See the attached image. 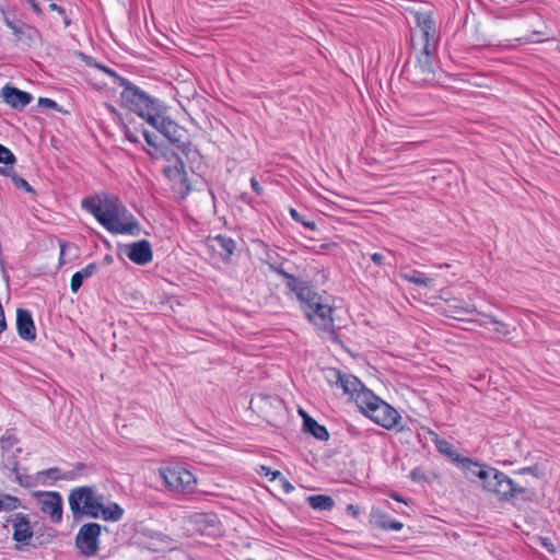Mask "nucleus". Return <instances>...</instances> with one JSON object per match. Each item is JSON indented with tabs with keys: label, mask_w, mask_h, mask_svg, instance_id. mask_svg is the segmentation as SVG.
Wrapping results in <instances>:
<instances>
[{
	"label": "nucleus",
	"mask_w": 560,
	"mask_h": 560,
	"mask_svg": "<svg viewBox=\"0 0 560 560\" xmlns=\"http://www.w3.org/2000/svg\"><path fill=\"white\" fill-rule=\"evenodd\" d=\"M291 291L295 293L305 317L316 327L318 334L331 342H340L331 306L324 303L323 298L301 279Z\"/></svg>",
	"instance_id": "3"
},
{
	"label": "nucleus",
	"mask_w": 560,
	"mask_h": 560,
	"mask_svg": "<svg viewBox=\"0 0 560 560\" xmlns=\"http://www.w3.org/2000/svg\"><path fill=\"white\" fill-rule=\"evenodd\" d=\"M300 416L303 418V423H305V417H311L306 411L303 409H299Z\"/></svg>",
	"instance_id": "57"
},
{
	"label": "nucleus",
	"mask_w": 560,
	"mask_h": 560,
	"mask_svg": "<svg viewBox=\"0 0 560 560\" xmlns=\"http://www.w3.org/2000/svg\"><path fill=\"white\" fill-rule=\"evenodd\" d=\"M541 546H544L549 552H555V548L548 538H540Z\"/></svg>",
	"instance_id": "53"
},
{
	"label": "nucleus",
	"mask_w": 560,
	"mask_h": 560,
	"mask_svg": "<svg viewBox=\"0 0 560 560\" xmlns=\"http://www.w3.org/2000/svg\"><path fill=\"white\" fill-rule=\"evenodd\" d=\"M142 136H143V138H144L145 142H147L150 147H152V148H158V143H156V138H158V137H156L155 135H153V133H151L150 131H148V130L143 129V130H142Z\"/></svg>",
	"instance_id": "42"
},
{
	"label": "nucleus",
	"mask_w": 560,
	"mask_h": 560,
	"mask_svg": "<svg viewBox=\"0 0 560 560\" xmlns=\"http://www.w3.org/2000/svg\"><path fill=\"white\" fill-rule=\"evenodd\" d=\"M514 474H516V475H525V474H527V475H533L535 477H539L541 475L538 465L523 467V468L514 471Z\"/></svg>",
	"instance_id": "39"
},
{
	"label": "nucleus",
	"mask_w": 560,
	"mask_h": 560,
	"mask_svg": "<svg viewBox=\"0 0 560 560\" xmlns=\"http://www.w3.org/2000/svg\"><path fill=\"white\" fill-rule=\"evenodd\" d=\"M120 250L132 262L143 266L149 264L153 258L152 247L149 241L141 240L120 247Z\"/></svg>",
	"instance_id": "15"
},
{
	"label": "nucleus",
	"mask_w": 560,
	"mask_h": 560,
	"mask_svg": "<svg viewBox=\"0 0 560 560\" xmlns=\"http://www.w3.org/2000/svg\"><path fill=\"white\" fill-rule=\"evenodd\" d=\"M435 51L420 50L415 61H407L404 72L407 80L417 85L430 84L436 81V73L432 65Z\"/></svg>",
	"instance_id": "7"
},
{
	"label": "nucleus",
	"mask_w": 560,
	"mask_h": 560,
	"mask_svg": "<svg viewBox=\"0 0 560 560\" xmlns=\"http://www.w3.org/2000/svg\"><path fill=\"white\" fill-rule=\"evenodd\" d=\"M39 476H46L48 478H51L54 480H59L61 479V475H60V469L57 468V467H52V468H48L46 470H43L40 472H38Z\"/></svg>",
	"instance_id": "40"
},
{
	"label": "nucleus",
	"mask_w": 560,
	"mask_h": 560,
	"mask_svg": "<svg viewBox=\"0 0 560 560\" xmlns=\"http://www.w3.org/2000/svg\"><path fill=\"white\" fill-rule=\"evenodd\" d=\"M486 318L494 325V331L503 337H506L510 335V328H509V325L503 323V322H500L494 316L492 315H486Z\"/></svg>",
	"instance_id": "32"
},
{
	"label": "nucleus",
	"mask_w": 560,
	"mask_h": 560,
	"mask_svg": "<svg viewBox=\"0 0 560 560\" xmlns=\"http://www.w3.org/2000/svg\"><path fill=\"white\" fill-rule=\"evenodd\" d=\"M106 107L109 110V113L115 117V119H117L118 121L122 120L120 113H118V110L113 105L106 104Z\"/></svg>",
	"instance_id": "51"
},
{
	"label": "nucleus",
	"mask_w": 560,
	"mask_h": 560,
	"mask_svg": "<svg viewBox=\"0 0 560 560\" xmlns=\"http://www.w3.org/2000/svg\"><path fill=\"white\" fill-rule=\"evenodd\" d=\"M388 521H392V518L387 514L383 513L378 509H372L370 515V524L373 527L386 530Z\"/></svg>",
	"instance_id": "29"
},
{
	"label": "nucleus",
	"mask_w": 560,
	"mask_h": 560,
	"mask_svg": "<svg viewBox=\"0 0 560 560\" xmlns=\"http://www.w3.org/2000/svg\"><path fill=\"white\" fill-rule=\"evenodd\" d=\"M105 261H106L107 264H112V262H113V258H112V256H110V255H106V256H105Z\"/></svg>",
	"instance_id": "60"
},
{
	"label": "nucleus",
	"mask_w": 560,
	"mask_h": 560,
	"mask_svg": "<svg viewBox=\"0 0 560 560\" xmlns=\"http://www.w3.org/2000/svg\"><path fill=\"white\" fill-rule=\"evenodd\" d=\"M327 380L330 384L340 387L345 395H349L357 402L358 395L370 390L358 377L351 374H345L340 370L329 369Z\"/></svg>",
	"instance_id": "11"
},
{
	"label": "nucleus",
	"mask_w": 560,
	"mask_h": 560,
	"mask_svg": "<svg viewBox=\"0 0 560 560\" xmlns=\"http://www.w3.org/2000/svg\"><path fill=\"white\" fill-rule=\"evenodd\" d=\"M27 3L30 4L34 13H36L37 15H40L43 13L37 0H27Z\"/></svg>",
	"instance_id": "50"
},
{
	"label": "nucleus",
	"mask_w": 560,
	"mask_h": 560,
	"mask_svg": "<svg viewBox=\"0 0 560 560\" xmlns=\"http://www.w3.org/2000/svg\"><path fill=\"white\" fill-rule=\"evenodd\" d=\"M122 125V129H124V135L126 137V139L131 142V143H139L140 142V139H139V136H138V132L137 130H131L126 124H121Z\"/></svg>",
	"instance_id": "38"
},
{
	"label": "nucleus",
	"mask_w": 560,
	"mask_h": 560,
	"mask_svg": "<svg viewBox=\"0 0 560 560\" xmlns=\"http://www.w3.org/2000/svg\"><path fill=\"white\" fill-rule=\"evenodd\" d=\"M15 162H16V158L12 153V151L0 143V163L10 165V167H12V165Z\"/></svg>",
	"instance_id": "33"
},
{
	"label": "nucleus",
	"mask_w": 560,
	"mask_h": 560,
	"mask_svg": "<svg viewBox=\"0 0 560 560\" xmlns=\"http://www.w3.org/2000/svg\"><path fill=\"white\" fill-rule=\"evenodd\" d=\"M161 477L168 490L173 492L191 493L196 488L195 476L178 465L162 469Z\"/></svg>",
	"instance_id": "9"
},
{
	"label": "nucleus",
	"mask_w": 560,
	"mask_h": 560,
	"mask_svg": "<svg viewBox=\"0 0 560 560\" xmlns=\"http://www.w3.org/2000/svg\"><path fill=\"white\" fill-rule=\"evenodd\" d=\"M269 267L270 269L278 273L279 276H281L284 280H285V285L288 289H292L294 288V285L298 283V281L300 280L299 278H296L295 276H293L292 273H289L284 270L283 268V262H270L269 264Z\"/></svg>",
	"instance_id": "28"
},
{
	"label": "nucleus",
	"mask_w": 560,
	"mask_h": 560,
	"mask_svg": "<svg viewBox=\"0 0 560 560\" xmlns=\"http://www.w3.org/2000/svg\"><path fill=\"white\" fill-rule=\"evenodd\" d=\"M306 501L312 509L318 511H330L335 506L334 499L326 494L310 495Z\"/></svg>",
	"instance_id": "24"
},
{
	"label": "nucleus",
	"mask_w": 560,
	"mask_h": 560,
	"mask_svg": "<svg viewBox=\"0 0 560 560\" xmlns=\"http://www.w3.org/2000/svg\"><path fill=\"white\" fill-rule=\"evenodd\" d=\"M122 515L124 509L118 503L114 502L105 506L102 503V499L100 500L97 508V518L101 517L106 522H118L121 520Z\"/></svg>",
	"instance_id": "20"
},
{
	"label": "nucleus",
	"mask_w": 560,
	"mask_h": 560,
	"mask_svg": "<svg viewBox=\"0 0 560 560\" xmlns=\"http://www.w3.org/2000/svg\"><path fill=\"white\" fill-rule=\"evenodd\" d=\"M83 467H84V465H83V464H81V463L77 465V468H78V469H82Z\"/></svg>",
	"instance_id": "61"
},
{
	"label": "nucleus",
	"mask_w": 560,
	"mask_h": 560,
	"mask_svg": "<svg viewBox=\"0 0 560 560\" xmlns=\"http://www.w3.org/2000/svg\"><path fill=\"white\" fill-rule=\"evenodd\" d=\"M12 472L15 474V480L16 482H19L20 486L22 487H25V488H30L33 486V482H32V477L28 476V475H22L19 472V468H18V463L14 462L13 463V467H12Z\"/></svg>",
	"instance_id": "34"
},
{
	"label": "nucleus",
	"mask_w": 560,
	"mask_h": 560,
	"mask_svg": "<svg viewBox=\"0 0 560 560\" xmlns=\"http://www.w3.org/2000/svg\"><path fill=\"white\" fill-rule=\"evenodd\" d=\"M188 530L202 536H214L220 532V522L213 513H195L187 521Z\"/></svg>",
	"instance_id": "12"
},
{
	"label": "nucleus",
	"mask_w": 560,
	"mask_h": 560,
	"mask_svg": "<svg viewBox=\"0 0 560 560\" xmlns=\"http://www.w3.org/2000/svg\"><path fill=\"white\" fill-rule=\"evenodd\" d=\"M290 215L295 222L303 224L306 229L312 231L316 229L315 222L304 220L303 215H301L294 208L290 209Z\"/></svg>",
	"instance_id": "36"
},
{
	"label": "nucleus",
	"mask_w": 560,
	"mask_h": 560,
	"mask_svg": "<svg viewBox=\"0 0 560 560\" xmlns=\"http://www.w3.org/2000/svg\"><path fill=\"white\" fill-rule=\"evenodd\" d=\"M402 278L417 285L429 287L432 283L431 278L427 277L423 272L418 270H410L409 272H404Z\"/></svg>",
	"instance_id": "30"
},
{
	"label": "nucleus",
	"mask_w": 560,
	"mask_h": 560,
	"mask_svg": "<svg viewBox=\"0 0 560 560\" xmlns=\"http://www.w3.org/2000/svg\"><path fill=\"white\" fill-rule=\"evenodd\" d=\"M0 173L9 176L15 188L23 189L28 194L35 195L33 187L23 177L18 175L12 167L0 168Z\"/></svg>",
	"instance_id": "25"
},
{
	"label": "nucleus",
	"mask_w": 560,
	"mask_h": 560,
	"mask_svg": "<svg viewBox=\"0 0 560 560\" xmlns=\"http://www.w3.org/2000/svg\"><path fill=\"white\" fill-rule=\"evenodd\" d=\"M102 495H97L94 487L82 486L74 488L69 493V506L74 520L83 515L97 518V508Z\"/></svg>",
	"instance_id": "6"
},
{
	"label": "nucleus",
	"mask_w": 560,
	"mask_h": 560,
	"mask_svg": "<svg viewBox=\"0 0 560 560\" xmlns=\"http://www.w3.org/2000/svg\"><path fill=\"white\" fill-rule=\"evenodd\" d=\"M213 241L221 249V254L224 253L226 256H231L233 254L235 249V242L233 238L224 235H217Z\"/></svg>",
	"instance_id": "31"
},
{
	"label": "nucleus",
	"mask_w": 560,
	"mask_h": 560,
	"mask_svg": "<svg viewBox=\"0 0 560 560\" xmlns=\"http://www.w3.org/2000/svg\"><path fill=\"white\" fill-rule=\"evenodd\" d=\"M0 97L5 104L15 109H23L33 100V96L30 93L21 91L18 88L11 86L9 84L1 89Z\"/></svg>",
	"instance_id": "16"
},
{
	"label": "nucleus",
	"mask_w": 560,
	"mask_h": 560,
	"mask_svg": "<svg viewBox=\"0 0 560 560\" xmlns=\"http://www.w3.org/2000/svg\"><path fill=\"white\" fill-rule=\"evenodd\" d=\"M392 498L398 502H402V498L398 494H393Z\"/></svg>",
	"instance_id": "59"
},
{
	"label": "nucleus",
	"mask_w": 560,
	"mask_h": 560,
	"mask_svg": "<svg viewBox=\"0 0 560 560\" xmlns=\"http://www.w3.org/2000/svg\"><path fill=\"white\" fill-rule=\"evenodd\" d=\"M119 85L124 88L120 94L121 105L148 122L154 120V116L163 109L160 100L152 97L129 80L119 79Z\"/></svg>",
	"instance_id": "4"
},
{
	"label": "nucleus",
	"mask_w": 560,
	"mask_h": 560,
	"mask_svg": "<svg viewBox=\"0 0 560 560\" xmlns=\"http://www.w3.org/2000/svg\"><path fill=\"white\" fill-rule=\"evenodd\" d=\"M61 16L63 18L65 26L68 27L71 24V20L67 16L66 13H65V15H61Z\"/></svg>",
	"instance_id": "58"
},
{
	"label": "nucleus",
	"mask_w": 560,
	"mask_h": 560,
	"mask_svg": "<svg viewBox=\"0 0 560 560\" xmlns=\"http://www.w3.org/2000/svg\"><path fill=\"white\" fill-rule=\"evenodd\" d=\"M458 464L468 480L480 479L483 490L493 493L499 500L511 501L517 498L527 500L529 494H533L527 487L518 485L493 467L480 465L468 457H463Z\"/></svg>",
	"instance_id": "2"
},
{
	"label": "nucleus",
	"mask_w": 560,
	"mask_h": 560,
	"mask_svg": "<svg viewBox=\"0 0 560 560\" xmlns=\"http://www.w3.org/2000/svg\"><path fill=\"white\" fill-rule=\"evenodd\" d=\"M1 510L12 511L19 506L20 500L12 495H4L0 499Z\"/></svg>",
	"instance_id": "37"
},
{
	"label": "nucleus",
	"mask_w": 560,
	"mask_h": 560,
	"mask_svg": "<svg viewBox=\"0 0 560 560\" xmlns=\"http://www.w3.org/2000/svg\"><path fill=\"white\" fill-rule=\"evenodd\" d=\"M8 522L12 523L13 526V539L18 542H26L33 536V530L30 525L27 515L23 513H16Z\"/></svg>",
	"instance_id": "18"
},
{
	"label": "nucleus",
	"mask_w": 560,
	"mask_h": 560,
	"mask_svg": "<svg viewBox=\"0 0 560 560\" xmlns=\"http://www.w3.org/2000/svg\"><path fill=\"white\" fill-rule=\"evenodd\" d=\"M102 526L98 523L83 524L75 535V548L84 557H94L100 550Z\"/></svg>",
	"instance_id": "10"
},
{
	"label": "nucleus",
	"mask_w": 560,
	"mask_h": 560,
	"mask_svg": "<svg viewBox=\"0 0 560 560\" xmlns=\"http://www.w3.org/2000/svg\"><path fill=\"white\" fill-rule=\"evenodd\" d=\"M370 258L378 267H382L385 265V256L382 253H373L370 255Z\"/></svg>",
	"instance_id": "46"
},
{
	"label": "nucleus",
	"mask_w": 560,
	"mask_h": 560,
	"mask_svg": "<svg viewBox=\"0 0 560 560\" xmlns=\"http://www.w3.org/2000/svg\"><path fill=\"white\" fill-rule=\"evenodd\" d=\"M172 155L175 158V164L165 166L163 168V173L170 179H182L185 176V165L175 153H173Z\"/></svg>",
	"instance_id": "27"
},
{
	"label": "nucleus",
	"mask_w": 560,
	"mask_h": 560,
	"mask_svg": "<svg viewBox=\"0 0 560 560\" xmlns=\"http://www.w3.org/2000/svg\"><path fill=\"white\" fill-rule=\"evenodd\" d=\"M347 511L348 513H350L352 516H358L359 514V508L357 505H353V504H349L347 506Z\"/></svg>",
	"instance_id": "56"
},
{
	"label": "nucleus",
	"mask_w": 560,
	"mask_h": 560,
	"mask_svg": "<svg viewBox=\"0 0 560 560\" xmlns=\"http://www.w3.org/2000/svg\"><path fill=\"white\" fill-rule=\"evenodd\" d=\"M258 472H259L260 475L266 476V477H268V476H271V477H272V472H275V471H273V470H271V468H269V467H267V466L261 465V466H260V468H259V470H258Z\"/></svg>",
	"instance_id": "54"
},
{
	"label": "nucleus",
	"mask_w": 560,
	"mask_h": 560,
	"mask_svg": "<svg viewBox=\"0 0 560 560\" xmlns=\"http://www.w3.org/2000/svg\"><path fill=\"white\" fill-rule=\"evenodd\" d=\"M15 443L16 439L13 434L5 433L0 439V444L3 450L13 446Z\"/></svg>",
	"instance_id": "41"
},
{
	"label": "nucleus",
	"mask_w": 560,
	"mask_h": 560,
	"mask_svg": "<svg viewBox=\"0 0 560 560\" xmlns=\"http://www.w3.org/2000/svg\"><path fill=\"white\" fill-rule=\"evenodd\" d=\"M472 312H474V310L468 306L455 307L453 317L457 318V319H463V317H462L463 315L470 314Z\"/></svg>",
	"instance_id": "44"
},
{
	"label": "nucleus",
	"mask_w": 560,
	"mask_h": 560,
	"mask_svg": "<svg viewBox=\"0 0 560 560\" xmlns=\"http://www.w3.org/2000/svg\"><path fill=\"white\" fill-rule=\"evenodd\" d=\"M40 511L48 515L52 523L62 521V497L57 491L37 492Z\"/></svg>",
	"instance_id": "14"
},
{
	"label": "nucleus",
	"mask_w": 560,
	"mask_h": 560,
	"mask_svg": "<svg viewBox=\"0 0 560 560\" xmlns=\"http://www.w3.org/2000/svg\"><path fill=\"white\" fill-rule=\"evenodd\" d=\"M164 114L165 107H163V109L154 116V120H150L149 124L187 155L190 150V142L187 140L186 129L168 117H165Z\"/></svg>",
	"instance_id": "8"
},
{
	"label": "nucleus",
	"mask_w": 560,
	"mask_h": 560,
	"mask_svg": "<svg viewBox=\"0 0 560 560\" xmlns=\"http://www.w3.org/2000/svg\"><path fill=\"white\" fill-rule=\"evenodd\" d=\"M559 51H560V46H559Z\"/></svg>",
	"instance_id": "62"
},
{
	"label": "nucleus",
	"mask_w": 560,
	"mask_h": 560,
	"mask_svg": "<svg viewBox=\"0 0 560 560\" xmlns=\"http://www.w3.org/2000/svg\"><path fill=\"white\" fill-rule=\"evenodd\" d=\"M4 23L5 25L12 30L14 36L18 40L27 39L32 42L35 36L38 34L36 28L27 25L26 23L22 21H13L9 19L8 16H4Z\"/></svg>",
	"instance_id": "19"
},
{
	"label": "nucleus",
	"mask_w": 560,
	"mask_h": 560,
	"mask_svg": "<svg viewBox=\"0 0 560 560\" xmlns=\"http://www.w3.org/2000/svg\"><path fill=\"white\" fill-rule=\"evenodd\" d=\"M250 186L257 195L262 194V187L260 186V184L258 183V180L255 177L250 178Z\"/></svg>",
	"instance_id": "49"
},
{
	"label": "nucleus",
	"mask_w": 560,
	"mask_h": 560,
	"mask_svg": "<svg viewBox=\"0 0 560 560\" xmlns=\"http://www.w3.org/2000/svg\"><path fill=\"white\" fill-rule=\"evenodd\" d=\"M415 21L422 33V39L424 42L422 50L436 51L439 37L432 14L429 12H417L415 14Z\"/></svg>",
	"instance_id": "13"
},
{
	"label": "nucleus",
	"mask_w": 560,
	"mask_h": 560,
	"mask_svg": "<svg viewBox=\"0 0 560 560\" xmlns=\"http://www.w3.org/2000/svg\"><path fill=\"white\" fill-rule=\"evenodd\" d=\"M433 442L435 444V447L436 450L447 456L451 460H453L454 463H459L460 459L463 458L462 455H459L453 447V445L444 440V439H440L439 435L436 433H434V439H433Z\"/></svg>",
	"instance_id": "23"
},
{
	"label": "nucleus",
	"mask_w": 560,
	"mask_h": 560,
	"mask_svg": "<svg viewBox=\"0 0 560 560\" xmlns=\"http://www.w3.org/2000/svg\"><path fill=\"white\" fill-rule=\"evenodd\" d=\"M0 271H1V277L3 279V281L7 283V285H9L10 283V276L7 271V268H5V264H4V260L2 258V252H0Z\"/></svg>",
	"instance_id": "45"
},
{
	"label": "nucleus",
	"mask_w": 560,
	"mask_h": 560,
	"mask_svg": "<svg viewBox=\"0 0 560 560\" xmlns=\"http://www.w3.org/2000/svg\"><path fill=\"white\" fill-rule=\"evenodd\" d=\"M98 271V266L95 262H91L81 270L77 271L72 278L70 288L73 293L78 292L83 284V281Z\"/></svg>",
	"instance_id": "21"
},
{
	"label": "nucleus",
	"mask_w": 560,
	"mask_h": 560,
	"mask_svg": "<svg viewBox=\"0 0 560 560\" xmlns=\"http://www.w3.org/2000/svg\"><path fill=\"white\" fill-rule=\"evenodd\" d=\"M270 479L271 480L278 479L284 493H290L294 489V487L291 485V482L284 476H282V474L279 470H275V472H272V477Z\"/></svg>",
	"instance_id": "35"
},
{
	"label": "nucleus",
	"mask_w": 560,
	"mask_h": 560,
	"mask_svg": "<svg viewBox=\"0 0 560 560\" xmlns=\"http://www.w3.org/2000/svg\"><path fill=\"white\" fill-rule=\"evenodd\" d=\"M357 406L375 423L387 430L396 427L400 419L398 411L377 397L372 390L358 395Z\"/></svg>",
	"instance_id": "5"
},
{
	"label": "nucleus",
	"mask_w": 560,
	"mask_h": 560,
	"mask_svg": "<svg viewBox=\"0 0 560 560\" xmlns=\"http://www.w3.org/2000/svg\"><path fill=\"white\" fill-rule=\"evenodd\" d=\"M303 431L305 433L312 434L315 439L319 441H327L329 439V433L327 429L319 424L312 417H305V423H303Z\"/></svg>",
	"instance_id": "22"
},
{
	"label": "nucleus",
	"mask_w": 560,
	"mask_h": 560,
	"mask_svg": "<svg viewBox=\"0 0 560 560\" xmlns=\"http://www.w3.org/2000/svg\"><path fill=\"white\" fill-rule=\"evenodd\" d=\"M139 535L149 540L148 547L153 550H156L161 544L166 542L167 538V536L161 532L149 528H143L141 532H139Z\"/></svg>",
	"instance_id": "26"
},
{
	"label": "nucleus",
	"mask_w": 560,
	"mask_h": 560,
	"mask_svg": "<svg viewBox=\"0 0 560 560\" xmlns=\"http://www.w3.org/2000/svg\"><path fill=\"white\" fill-rule=\"evenodd\" d=\"M84 210L94 218L110 233L129 234L138 236L141 233V225L131 212L115 196L105 195L84 198L81 202Z\"/></svg>",
	"instance_id": "1"
},
{
	"label": "nucleus",
	"mask_w": 560,
	"mask_h": 560,
	"mask_svg": "<svg viewBox=\"0 0 560 560\" xmlns=\"http://www.w3.org/2000/svg\"><path fill=\"white\" fill-rule=\"evenodd\" d=\"M38 105L42 107H47V108H52V109L58 108V104L54 100L48 98V97H40L38 100Z\"/></svg>",
	"instance_id": "43"
},
{
	"label": "nucleus",
	"mask_w": 560,
	"mask_h": 560,
	"mask_svg": "<svg viewBox=\"0 0 560 560\" xmlns=\"http://www.w3.org/2000/svg\"><path fill=\"white\" fill-rule=\"evenodd\" d=\"M98 69H101L102 71H104L105 73H107L108 75L113 77L114 80H115V83L119 84V79H124L122 77H120L119 74H117L114 70L109 69L108 67L106 66H102V65H97Z\"/></svg>",
	"instance_id": "47"
},
{
	"label": "nucleus",
	"mask_w": 560,
	"mask_h": 560,
	"mask_svg": "<svg viewBox=\"0 0 560 560\" xmlns=\"http://www.w3.org/2000/svg\"><path fill=\"white\" fill-rule=\"evenodd\" d=\"M16 329L19 336L24 340H34L36 338V329L32 314L24 308L16 311Z\"/></svg>",
	"instance_id": "17"
},
{
	"label": "nucleus",
	"mask_w": 560,
	"mask_h": 560,
	"mask_svg": "<svg viewBox=\"0 0 560 560\" xmlns=\"http://www.w3.org/2000/svg\"><path fill=\"white\" fill-rule=\"evenodd\" d=\"M49 9L51 11H56L60 15H65V12H66V10L62 7H60V5L56 4V3H50L49 4Z\"/></svg>",
	"instance_id": "55"
},
{
	"label": "nucleus",
	"mask_w": 560,
	"mask_h": 560,
	"mask_svg": "<svg viewBox=\"0 0 560 560\" xmlns=\"http://www.w3.org/2000/svg\"><path fill=\"white\" fill-rule=\"evenodd\" d=\"M409 476L415 481H419L423 478V474L418 468H415L413 470H411Z\"/></svg>",
	"instance_id": "52"
},
{
	"label": "nucleus",
	"mask_w": 560,
	"mask_h": 560,
	"mask_svg": "<svg viewBox=\"0 0 560 560\" xmlns=\"http://www.w3.org/2000/svg\"><path fill=\"white\" fill-rule=\"evenodd\" d=\"M404 527V524L399 521L392 520L388 521L386 530H400Z\"/></svg>",
	"instance_id": "48"
}]
</instances>
